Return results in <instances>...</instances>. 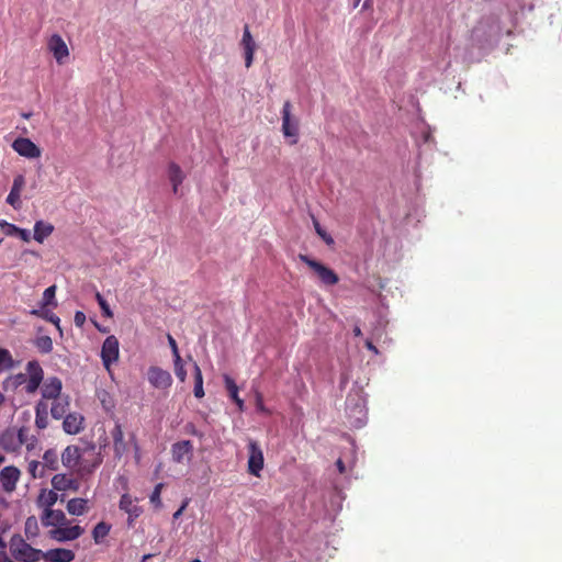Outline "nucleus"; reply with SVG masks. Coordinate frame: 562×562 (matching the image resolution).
<instances>
[{"label":"nucleus","instance_id":"obj_6","mask_svg":"<svg viewBox=\"0 0 562 562\" xmlns=\"http://www.w3.org/2000/svg\"><path fill=\"white\" fill-rule=\"evenodd\" d=\"M11 146L15 153L27 159H37L42 155V149L26 137H18Z\"/></svg>","mask_w":562,"mask_h":562},{"label":"nucleus","instance_id":"obj_36","mask_svg":"<svg viewBox=\"0 0 562 562\" xmlns=\"http://www.w3.org/2000/svg\"><path fill=\"white\" fill-rule=\"evenodd\" d=\"M14 367V360L11 352L8 349L0 348V373L4 370L12 369Z\"/></svg>","mask_w":562,"mask_h":562},{"label":"nucleus","instance_id":"obj_11","mask_svg":"<svg viewBox=\"0 0 562 562\" xmlns=\"http://www.w3.org/2000/svg\"><path fill=\"white\" fill-rule=\"evenodd\" d=\"M61 390H63L61 380L57 376H49L43 382V385L41 389L42 400L45 402L47 400H52V401L57 400V398L61 397Z\"/></svg>","mask_w":562,"mask_h":562},{"label":"nucleus","instance_id":"obj_59","mask_svg":"<svg viewBox=\"0 0 562 562\" xmlns=\"http://www.w3.org/2000/svg\"><path fill=\"white\" fill-rule=\"evenodd\" d=\"M5 401V397L4 395L0 392V406L4 403Z\"/></svg>","mask_w":562,"mask_h":562},{"label":"nucleus","instance_id":"obj_37","mask_svg":"<svg viewBox=\"0 0 562 562\" xmlns=\"http://www.w3.org/2000/svg\"><path fill=\"white\" fill-rule=\"evenodd\" d=\"M56 285L48 286L43 293V306L53 305L57 306L55 301Z\"/></svg>","mask_w":562,"mask_h":562},{"label":"nucleus","instance_id":"obj_54","mask_svg":"<svg viewBox=\"0 0 562 562\" xmlns=\"http://www.w3.org/2000/svg\"><path fill=\"white\" fill-rule=\"evenodd\" d=\"M336 467L340 473H344L346 471L345 463L341 459H338L336 461Z\"/></svg>","mask_w":562,"mask_h":562},{"label":"nucleus","instance_id":"obj_15","mask_svg":"<svg viewBox=\"0 0 562 562\" xmlns=\"http://www.w3.org/2000/svg\"><path fill=\"white\" fill-rule=\"evenodd\" d=\"M241 46L244 48L245 66H246V68H249L252 65L254 54H255L257 45L252 38V35L250 33L248 25H245V27H244Z\"/></svg>","mask_w":562,"mask_h":562},{"label":"nucleus","instance_id":"obj_46","mask_svg":"<svg viewBox=\"0 0 562 562\" xmlns=\"http://www.w3.org/2000/svg\"><path fill=\"white\" fill-rule=\"evenodd\" d=\"M167 339H168V344L172 350V355H173L175 359H177V362H179L181 357L179 355L178 345H177L175 338L168 334Z\"/></svg>","mask_w":562,"mask_h":562},{"label":"nucleus","instance_id":"obj_5","mask_svg":"<svg viewBox=\"0 0 562 562\" xmlns=\"http://www.w3.org/2000/svg\"><path fill=\"white\" fill-rule=\"evenodd\" d=\"M265 459L260 446L255 440L248 442V472L254 476H260Z\"/></svg>","mask_w":562,"mask_h":562},{"label":"nucleus","instance_id":"obj_33","mask_svg":"<svg viewBox=\"0 0 562 562\" xmlns=\"http://www.w3.org/2000/svg\"><path fill=\"white\" fill-rule=\"evenodd\" d=\"M111 526L104 521L98 522L92 530V538L95 543H100L110 532Z\"/></svg>","mask_w":562,"mask_h":562},{"label":"nucleus","instance_id":"obj_3","mask_svg":"<svg viewBox=\"0 0 562 562\" xmlns=\"http://www.w3.org/2000/svg\"><path fill=\"white\" fill-rule=\"evenodd\" d=\"M292 104L290 101L283 103L282 114V133L285 137L292 138L291 144L297 143L299 120L292 116Z\"/></svg>","mask_w":562,"mask_h":562},{"label":"nucleus","instance_id":"obj_24","mask_svg":"<svg viewBox=\"0 0 562 562\" xmlns=\"http://www.w3.org/2000/svg\"><path fill=\"white\" fill-rule=\"evenodd\" d=\"M168 178H169V181L172 184L173 193L177 194L178 190H179V186L184 180V173H183L182 169L180 168V166L178 164H176V162H170L169 164V166H168Z\"/></svg>","mask_w":562,"mask_h":562},{"label":"nucleus","instance_id":"obj_12","mask_svg":"<svg viewBox=\"0 0 562 562\" xmlns=\"http://www.w3.org/2000/svg\"><path fill=\"white\" fill-rule=\"evenodd\" d=\"M20 477L18 468L10 465L0 471V484L5 492H13Z\"/></svg>","mask_w":562,"mask_h":562},{"label":"nucleus","instance_id":"obj_61","mask_svg":"<svg viewBox=\"0 0 562 562\" xmlns=\"http://www.w3.org/2000/svg\"><path fill=\"white\" fill-rule=\"evenodd\" d=\"M22 116H23L24 119H30V117H31V113H23V114H22Z\"/></svg>","mask_w":562,"mask_h":562},{"label":"nucleus","instance_id":"obj_55","mask_svg":"<svg viewBox=\"0 0 562 562\" xmlns=\"http://www.w3.org/2000/svg\"><path fill=\"white\" fill-rule=\"evenodd\" d=\"M257 407H258V409H259V411H261V412H265V411H266V408H265V406H263V403H262V397H261V395H260V394H258V395H257Z\"/></svg>","mask_w":562,"mask_h":562},{"label":"nucleus","instance_id":"obj_14","mask_svg":"<svg viewBox=\"0 0 562 562\" xmlns=\"http://www.w3.org/2000/svg\"><path fill=\"white\" fill-rule=\"evenodd\" d=\"M81 459V449L78 446H67L60 454L63 465L69 470H75Z\"/></svg>","mask_w":562,"mask_h":562},{"label":"nucleus","instance_id":"obj_13","mask_svg":"<svg viewBox=\"0 0 562 562\" xmlns=\"http://www.w3.org/2000/svg\"><path fill=\"white\" fill-rule=\"evenodd\" d=\"M0 447L7 452H18L21 448V439L15 434V428L9 427L0 435Z\"/></svg>","mask_w":562,"mask_h":562},{"label":"nucleus","instance_id":"obj_38","mask_svg":"<svg viewBox=\"0 0 562 562\" xmlns=\"http://www.w3.org/2000/svg\"><path fill=\"white\" fill-rule=\"evenodd\" d=\"M7 203L14 210H20L22 207L21 194L11 190L7 196Z\"/></svg>","mask_w":562,"mask_h":562},{"label":"nucleus","instance_id":"obj_56","mask_svg":"<svg viewBox=\"0 0 562 562\" xmlns=\"http://www.w3.org/2000/svg\"><path fill=\"white\" fill-rule=\"evenodd\" d=\"M353 335H355L356 337H360V336L362 335L361 328H360L359 326H356V327L353 328Z\"/></svg>","mask_w":562,"mask_h":562},{"label":"nucleus","instance_id":"obj_63","mask_svg":"<svg viewBox=\"0 0 562 562\" xmlns=\"http://www.w3.org/2000/svg\"><path fill=\"white\" fill-rule=\"evenodd\" d=\"M479 31V27H475L472 33L475 34Z\"/></svg>","mask_w":562,"mask_h":562},{"label":"nucleus","instance_id":"obj_7","mask_svg":"<svg viewBox=\"0 0 562 562\" xmlns=\"http://www.w3.org/2000/svg\"><path fill=\"white\" fill-rule=\"evenodd\" d=\"M119 507L121 510L128 515L127 517V526L133 527L134 521L142 515L143 508L136 504V499H134L130 494H123L119 502Z\"/></svg>","mask_w":562,"mask_h":562},{"label":"nucleus","instance_id":"obj_43","mask_svg":"<svg viewBox=\"0 0 562 562\" xmlns=\"http://www.w3.org/2000/svg\"><path fill=\"white\" fill-rule=\"evenodd\" d=\"M175 372H176V375L177 378L183 382L186 380V376H187V371L182 364V360L180 359L179 362H177V359H175Z\"/></svg>","mask_w":562,"mask_h":562},{"label":"nucleus","instance_id":"obj_53","mask_svg":"<svg viewBox=\"0 0 562 562\" xmlns=\"http://www.w3.org/2000/svg\"><path fill=\"white\" fill-rule=\"evenodd\" d=\"M366 347H367L370 351H372V352H374V353H379L378 348H376V347L373 345V342H372L371 340H369V339L366 341Z\"/></svg>","mask_w":562,"mask_h":562},{"label":"nucleus","instance_id":"obj_42","mask_svg":"<svg viewBox=\"0 0 562 562\" xmlns=\"http://www.w3.org/2000/svg\"><path fill=\"white\" fill-rule=\"evenodd\" d=\"M162 486L164 485L161 483L157 484L150 495V502L156 506L161 505L160 494Z\"/></svg>","mask_w":562,"mask_h":562},{"label":"nucleus","instance_id":"obj_21","mask_svg":"<svg viewBox=\"0 0 562 562\" xmlns=\"http://www.w3.org/2000/svg\"><path fill=\"white\" fill-rule=\"evenodd\" d=\"M113 438V449L116 458H122V456L127 451V445L124 440V432L122 426L116 424L111 431Z\"/></svg>","mask_w":562,"mask_h":562},{"label":"nucleus","instance_id":"obj_29","mask_svg":"<svg viewBox=\"0 0 562 562\" xmlns=\"http://www.w3.org/2000/svg\"><path fill=\"white\" fill-rule=\"evenodd\" d=\"M58 499V495L55 492V490H42L37 499L38 506L43 507L44 509L52 508L53 505Z\"/></svg>","mask_w":562,"mask_h":562},{"label":"nucleus","instance_id":"obj_30","mask_svg":"<svg viewBox=\"0 0 562 562\" xmlns=\"http://www.w3.org/2000/svg\"><path fill=\"white\" fill-rule=\"evenodd\" d=\"M27 379L43 382L44 371L37 360H31L25 367Z\"/></svg>","mask_w":562,"mask_h":562},{"label":"nucleus","instance_id":"obj_40","mask_svg":"<svg viewBox=\"0 0 562 562\" xmlns=\"http://www.w3.org/2000/svg\"><path fill=\"white\" fill-rule=\"evenodd\" d=\"M24 186H25V178H24V176L23 175H18L13 179V184H12L11 190L21 194Z\"/></svg>","mask_w":562,"mask_h":562},{"label":"nucleus","instance_id":"obj_49","mask_svg":"<svg viewBox=\"0 0 562 562\" xmlns=\"http://www.w3.org/2000/svg\"><path fill=\"white\" fill-rule=\"evenodd\" d=\"M74 322H75L76 326H78V327L83 326V324L86 322L85 313L80 312V311L76 312L75 313V317H74Z\"/></svg>","mask_w":562,"mask_h":562},{"label":"nucleus","instance_id":"obj_25","mask_svg":"<svg viewBox=\"0 0 562 562\" xmlns=\"http://www.w3.org/2000/svg\"><path fill=\"white\" fill-rule=\"evenodd\" d=\"M54 232V226L44 221H37L34 225V239L37 243H43Z\"/></svg>","mask_w":562,"mask_h":562},{"label":"nucleus","instance_id":"obj_4","mask_svg":"<svg viewBox=\"0 0 562 562\" xmlns=\"http://www.w3.org/2000/svg\"><path fill=\"white\" fill-rule=\"evenodd\" d=\"M119 340L115 336H108L102 345L101 359L104 368L110 371L111 366L119 360Z\"/></svg>","mask_w":562,"mask_h":562},{"label":"nucleus","instance_id":"obj_10","mask_svg":"<svg viewBox=\"0 0 562 562\" xmlns=\"http://www.w3.org/2000/svg\"><path fill=\"white\" fill-rule=\"evenodd\" d=\"M82 533L83 528L78 525L71 527L63 525L49 531L50 538L59 542L76 540Z\"/></svg>","mask_w":562,"mask_h":562},{"label":"nucleus","instance_id":"obj_9","mask_svg":"<svg viewBox=\"0 0 562 562\" xmlns=\"http://www.w3.org/2000/svg\"><path fill=\"white\" fill-rule=\"evenodd\" d=\"M147 375L149 383L156 389L166 390L172 384L171 374L159 367H150Z\"/></svg>","mask_w":562,"mask_h":562},{"label":"nucleus","instance_id":"obj_41","mask_svg":"<svg viewBox=\"0 0 562 562\" xmlns=\"http://www.w3.org/2000/svg\"><path fill=\"white\" fill-rule=\"evenodd\" d=\"M315 225V229H316V233L319 235V237L327 244V245H331L334 244V239L333 237L327 234L319 225L318 222H315L314 223Z\"/></svg>","mask_w":562,"mask_h":562},{"label":"nucleus","instance_id":"obj_1","mask_svg":"<svg viewBox=\"0 0 562 562\" xmlns=\"http://www.w3.org/2000/svg\"><path fill=\"white\" fill-rule=\"evenodd\" d=\"M9 549L11 555L21 562H36L43 553V551L31 547L20 535H14L10 539Z\"/></svg>","mask_w":562,"mask_h":562},{"label":"nucleus","instance_id":"obj_22","mask_svg":"<svg viewBox=\"0 0 562 562\" xmlns=\"http://www.w3.org/2000/svg\"><path fill=\"white\" fill-rule=\"evenodd\" d=\"M48 404L40 400L35 405V426L37 429L43 430L48 426Z\"/></svg>","mask_w":562,"mask_h":562},{"label":"nucleus","instance_id":"obj_48","mask_svg":"<svg viewBox=\"0 0 562 562\" xmlns=\"http://www.w3.org/2000/svg\"><path fill=\"white\" fill-rule=\"evenodd\" d=\"M15 235H18L23 241L29 243L31 240V235L27 229L18 227V231H15Z\"/></svg>","mask_w":562,"mask_h":562},{"label":"nucleus","instance_id":"obj_26","mask_svg":"<svg viewBox=\"0 0 562 562\" xmlns=\"http://www.w3.org/2000/svg\"><path fill=\"white\" fill-rule=\"evenodd\" d=\"M88 501L85 498H71L67 503V510L70 515L81 516L88 512Z\"/></svg>","mask_w":562,"mask_h":562},{"label":"nucleus","instance_id":"obj_8","mask_svg":"<svg viewBox=\"0 0 562 562\" xmlns=\"http://www.w3.org/2000/svg\"><path fill=\"white\" fill-rule=\"evenodd\" d=\"M48 50L54 55L56 61L61 65L69 56V49L59 34H53L47 42Z\"/></svg>","mask_w":562,"mask_h":562},{"label":"nucleus","instance_id":"obj_57","mask_svg":"<svg viewBox=\"0 0 562 562\" xmlns=\"http://www.w3.org/2000/svg\"><path fill=\"white\" fill-rule=\"evenodd\" d=\"M372 4V0H366L363 3V9H369Z\"/></svg>","mask_w":562,"mask_h":562},{"label":"nucleus","instance_id":"obj_32","mask_svg":"<svg viewBox=\"0 0 562 562\" xmlns=\"http://www.w3.org/2000/svg\"><path fill=\"white\" fill-rule=\"evenodd\" d=\"M34 346L41 353H50L53 351V339L47 335L38 336L34 340Z\"/></svg>","mask_w":562,"mask_h":562},{"label":"nucleus","instance_id":"obj_44","mask_svg":"<svg viewBox=\"0 0 562 562\" xmlns=\"http://www.w3.org/2000/svg\"><path fill=\"white\" fill-rule=\"evenodd\" d=\"M43 382L36 380H26L25 392L27 394H34Z\"/></svg>","mask_w":562,"mask_h":562},{"label":"nucleus","instance_id":"obj_20","mask_svg":"<svg viewBox=\"0 0 562 562\" xmlns=\"http://www.w3.org/2000/svg\"><path fill=\"white\" fill-rule=\"evenodd\" d=\"M42 558L50 562H71L75 553L69 549L58 548L43 552Z\"/></svg>","mask_w":562,"mask_h":562},{"label":"nucleus","instance_id":"obj_51","mask_svg":"<svg viewBox=\"0 0 562 562\" xmlns=\"http://www.w3.org/2000/svg\"><path fill=\"white\" fill-rule=\"evenodd\" d=\"M12 380L14 381L15 386H18V385L22 384L23 382H25L27 379H26L25 374L18 373L12 378Z\"/></svg>","mask_w":562,"mask_h":562},{"label":"nucleus","instance_id":"obj_19","mask_svg":"<svg viewBox=\"0 0 562 562\" xmlns=\"http://www.w3.org/2000/svg\"><path fill=\"white\" fill-rule=\"evenodd\" d=\"M83 416L78 413H69L63 422V429L69 435H77L83 429Z\"/></svg>","mask_w":562,"mask_h":562},{"label":"nucleus","instance_id":"obj_62","mask_svg":"<svg viewBox=\"0 0 562 562\" xmlns=\"http://www.w3.org/2000/svg\"><path fill=\"white\" fill-rule=\"evenodd\" d=\"M4 462V457L0 454V464Z\"/></svg>","mask_w":562,"mask_h":562},{"label":"nucleus","instance_id":"obj_31","mask_svg":"<svg viewBox=\"0 0 562 562\" xmlns=\"http://www.w3.org/2000/svg\"><path fill=\"white\" fill-rule=\"evenodd\" d=\"M193 375H194V396L196 398H202L204 396L203 390V375L202 371L196 362L193 364Z\"/></svg>","mask_w":562,"mask_h":562},{"label":"nucleus","instance_id":"obj_28","mask_svg":"<svg viewBox=\"0 0 562 562\" xmlns=\"http://www.w3.org/2000/svg\"><path fill=\"white\" fill-rule=\"evenodd\" d=\"M45 470L57 471L59 469V456L55 449H47L43 454Z\"/></svg>","mask_w":562,"mask_h":562},{"label":"nucleus","instance_id":"obj_2","mask_svg":"<svg viewBox=\"0 0 562 562\" xmlns=\"http://www.w3.org/2000/svg\"><path fill=\"white\" fill-rule=\"evenodd\" d=\"M299 259L307 265L319 278L325 285H335L338 283L339 278L337 273L322 262L310 258L307 255L300 254Z\"/></svg>","mask_w":562,"mask_h":562},{"label":"nucleus","instance_id":"obj_47","mask_svg":"<svg viewBox=\"0 0 562 562\" xmlns=\"http://www.w3.org/2000/svg\"><path fill=\"white\" fill-rule=\"evenodd\" d=\"M32 529H37V521L35 517H29L25 522V531L29 533L32 532Z\"/></svg>","mask_w":562,"mask_h":562},{"label":"nucleus","instance_id":"obj_18","mask_svg":"<svg viewBox=\"0 0 562 562\" xmlns=\"http://www.w3.org/2000/svg\"><path fill=\"white\" fill-rule=\"evenodd\" d=\"M42 525L45 527H59L65 525L66 516L60 509H44L43 515L41 516Z\"/></svg>","mask_w":562,"mask_h":562},{"label":"nucleus","instance_id":"obj_27","mask_svg":"<svg viewBox=\"0 0 562 562\" xmlns=\"http://www.w3.org/2000/svg\"><path fill=\"white\" fill-rule=\"evenodd\" d=\"M224 382L229 397L236 403L239 411L244 409V401L238 395V386L229 375H224Z\"/></svg>","mask_w":562,"mask_h":562},{"label":"nucleus","instance_id":"obj_52","mask_svg":"<svg viewBox=\"0 0 562 562\" xmlns=\"http://www.w3.org/2000/svg\"><path fill=\"white\" fill-rule=\"evenodd\" d=\"M187 505H188V502H184L181 505V507L173 514V519H178L182 515V513L186 509Z\"/></svg>","mask_w":562,"mask_h":562},{"label":"nucleus","instance_id":"obj_17","mask_svg":"<svg viewBox=\"0 0 562 562\" xmlns=\"http://www.w3.org/2000/svg\"><path fill=\"white\" fill-rule=\"evenodd\" d=\"M193 445L190 440L178 441L172 445V459L177 463H181L184 459L190 460L192 457Z\"/></svg>","mask_w":562,"mask_h":562},{"label":"nucleus","instance_id":"obj_50","mask_svg":"<svg viewBox=\"0 0 562 562\" xmlns=\"http://www.w3.org/2000/svg\"><path fill=\"white\" fill-rule=\"evenodd\" d=\"M45 318H46L47 321H49L50 323H53L54 325H56V327H57L58 329H60V326H59L60 318H59L57 315H55V314H53V313H47V314L45 315Z\"/></svg>","mask_w":562,"mask_h":562},{"label":"nucleus","instance_id":"obj_60","mask_svg":"<svg viewBox=\"0 0 562 562\" xmlns=\"http://www.w3.org/2000/svg\"><path fill=\"white\" fill-rule=\"evenodd\" d=\"M361 0H353V7L357 8Z\"/></svg>","mask_w":562,"mask_h":562},{"label":"nucleus","instance_id":"obj_39","mask_svg":"<svg viewBox=\"0 0 562 562\" xmlns=\"http://www.w3.org/2000/svg\"><path fill=\"white\" fill-rule=\"evenodd\" d=\"M95 299L100 305V308L102 311V314L105 316V317H112L113 316V313L108 304V302L105 301V299L99 293L97 292L95 294Z\"/></svg>","mask_w":562,"mask_h":562},{"label":"nucleus","instance_id":"obj_64","mask_svg":"<svg viewBox=\"0 0 562 562\" xmlns=\"http://www.w3.org/2000/svg\"><path fill=\"white\" fill-rule=\"evenodd\" d=\"M191 562H201L199 559H194Z\"/></svg>","mask_w":562,"mask_h":562},{"label":"nucleus","instance_id":"obj_58","mask_svg":"<svg viewBox=\"0 0 562 562\" xmlns=\"http://www.w3.org/2000/svg\"><path fill=\"white\" fill-rule=\"evenodd\" d=\"M153 557V554H145L143 558H142V561L145 562L147 561L148 559H150Z\"/></svg>","mask_w":562,"mask_h":562},{"label":"nucleus","instance_id":"obj_45","mask_svg":"<svg viewBox=\"0 0 562 562\" xmlns=\"http://www.w3.org/2000/svg\"><path fill=\"white\" fill-rule=\"evenodd\" d=\"M0 227L4 228V233L8 236L15 235V231H18V226L14 224L8 223L5 220L0 221Z\"/></svg>","mask_w":562,"mask_h":562},{"label":"nucleus","instance_id":"obj_35","mask_svg":"<svg viewBox=\"0 0 562 562\" xmlns=\"http://www.w3.org/2000/svg\"><path fill=\"white\" fill-rule=\"evenodd\" d=\"M27 472L33 479H42L46 475L45 467L36 460L29 462Z\"/></svg>","mask_w":562,"mask_h":562},{"label":"nucleus","instance_id":"obj_34","mask_svg":"<svg viewBox=\"0 0 562 562\" xmlns=\"http://www.w3.org/2000/svg\"><path fill=\"white\" fill-rule=\"evenodd\" d=\"M27 432L29 428L26 427L15 429V434H18L19 439H21V447L25 445L27 450H32L36 443V438L34 436L29 437Z\"/></svg>","mask_w":562,"mask_h":562},{"label":"nucleus","instance_id":"obj_16","mask_svg":"<svg viewBox=\"0 0 562 562\" xmlns=\"http://www.w3.org/2000/svg\"><path fill=\"white\" fill-rule=\"evenodd\" d=\"M52 486L55 491L77 492L79 488V483L77 480L72 479L70 475L59 473V474H55L52 477Z\"/></svg>","mask_w":562,"mask_h":562},{"label":"nucleus","instance_id":"obj_23","mask_svg":"<svg viewBox=\"0 0 562 562\" xmlns=\"http://www.w3.org/2000/svg\"><path fill=\"white\" fill-rule=\"evenodd\" d=\"M69 396H61L54 400L50 407V415L55 419L65 418L69 409Z\"/></svg>","mask_w":562,"mask_h":562}]
</instances>
